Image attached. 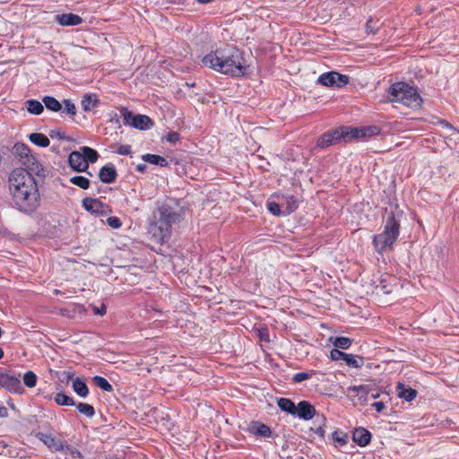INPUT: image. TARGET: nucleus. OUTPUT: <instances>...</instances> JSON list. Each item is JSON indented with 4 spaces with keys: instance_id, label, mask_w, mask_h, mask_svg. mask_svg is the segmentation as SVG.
I'll return each instance as SVG.
<instances>
[{
    "instance_id": "obj_1",
    "label": "nucleus",
    "mask_w": 459,
    "mask_h": 459,
    "mask_svg": "<svg viewBox=\"0 0 459 459\" xmlns=\"http://www.w3.org/2000/svg\"><path fill=\"white\" fill-rule=\"evenodd\" d=\"M9 191L15 205L32 212L39 205V194L34 178L24 169H13L8 178Z\"/></svg>"
},
{
    "instance_id": "obj_2",
    "label": "nucleus",
    "mask_w": 459,
    "mask_h": 459,
    "mask_svg": "<svg viewBox=\"0 0 459 459\" xmlns=\"http://www.w3.org/2000/svg\"><path fill=\"white\" fill-rule=\"evenodd\" d=\"M204 65L215 71L239 76L246 73L244 58L234 46H226L205 55L202 60Z\"/></svg>"
},
{
    "instance_id": "obj_3",
    "label": "nucleus",
    "mask_w": 459,
    "mask_h": 459,
    "mask_svg": "<svg viewBox=\"0 0 459 459\" xmlns=\"http://www.w3.org/2000/svg\"><path fill=\"white\" fill-rule=\"evenodd\" d=\"M379 130L377 127H361V128H350L341 127L324 134L316 143V145L320 148H325L330 145H333L342 140L347 142L352 139L364 138L366 136H371L377 134Z\"/></svg>"
},
{
    "instance_id": "obj_4",
    "label": "nucleus",
    "mask_w": 459,
    "mask_h": 459,
    "mask_svg": "<svg viewBox=\"0 0 459 459\" xmlns=\"http://www.w3.org/2000/svg\"><path fill=\"white\" fill-rule=\"evenodd\" d=\"M388 94L391 102L401 103L411 108H418L422 103L417 90L403 82L393 84Z\"/></svg>"
},
{
    "instance_id": "obj_5",
    "label": "nucleus",
    "mask_w": 459,
    "mask_h": 459,
    "mask_svg": "<svg viewBox=\"0 0 459 459\" xmlns=\"http://www.w3.org/2000/svg\"><path fill=\"white\" fill-rule=\"evenodd\" d=\"M159 211L160 217L157 223L152 225L150 232L158 242H163L170 236L171 224L179 220V215L165 204Z\"/></svg>"
},
{
    "instance_id": "obj_6",
    "label": "nucleus",
    "mask_w": 459,
    "mask_h": 459,
    "mask_svg": "<svg viewBox=\"0 0 459 459\" xmlns=\"http://www.w3.org/2000/svg\"><path fill=\"white\" fill-rule=\"evenodd\" d=\"M399 227L400 225L394 216L387 218L383 232L376 235L373 238L375 249L378 253L392 248L399 236Z\"/></svg>"
},
{
    "instance_id": "obj_7",
    "label": "nucleus",
    "mask_w": 459,
    "mask_h": 459,
    "mask_svg": "<svg viewBox=\"0 0 459 459\" xmlns=\"http://www.w3.org/2000/svg\"><path fill=\"white\" fill-rule=\"evenodd\" d=\"M121 115L123 117L124 125L139 130H147L152 127V120L146 115H134L127 108H122Z\"/></svg>"
},
{
    "instance_id": "obj_8",
    "label": "nucleus",
    "mask_w": 459,
    "mask_h": 459,
    "mask_svg": "<svg viewBox=\"0 0 459 459\" xmlns=\"http://www.w3.org/2000/svg\"><path fill=\"white\" fill-rule=\"evenodd\" d=\"M317 82L324 86L340 88L349 82V77L337 72H328L321 74Z\"/></svg>"
},
{
    "instance_id": "obj_9",
    "label": "nucleus",
    "mask_w": 459,
    "mask_h": 459,
    "mask_svg": "<svg viewBox=\"0 0 459 459\" xmlns=\"http://www.w3.org/2000/svg\"><path fill=\"white\" fill-rule=\"evenodd\" d=\"M82 206L86 211L96 214H107L110 212L108 204L96 198H84Z\"/></svg>"
},
{
    "instance_id": "obj_10",
    "label": "nucleus",
    "mask_w": 459,
    "mask_h": 459,
    "mask_svg": "<svg viewBox=\"0 0 459 459\" xmlns=\"http://www.w3.org/2000/svg\"><path fill=\"white\" fill-rule=\"evenodd\" d=\"M38 438L44 443L51 451L66 452L69 446H65L60 440L56 439L49 433H38Z\"/></svg>"
},
{
    "instance_id": "obj_11",
    "label": "nucleus",
    "mask_w": 459,
    "mask_h": 459,
    "mask_svg": "<svg viewBox=\"0 0 459 459\" xmlns=\"http://www.w3.org/2000/svg\"><path fill=\"white\" fill-rule=\"evenodd\" d=\"M370 391L371 389L368 385H353L348 387L347 394L354 403L357 401L359 403H364L368 401Z\"/></svg>"
},
{
    "instance_id": "obj_12",
    "label": "nucleus",
    "mask_w": 459,
    "mask_h": 459,
    "mask_svg": "<svg viewBox=\"0 0 459 459\" xmlns=\"http://www.w3.org/2000/svg\"><path fill=\"white\" fill-rule=\"evenodd\" d=\"M69 164L73 169L78 172L85 171L88 169L87 160H85L80 150L70 153Z\"/></svg>"
},
{
    "instance_id": "obj_13",
    "label": "nucleus",
    "mask_w": 459,
    "mask_h": 459,
    "mask_svg": "<svg viewBox=\"0 0 459 459\" xmlns=\"http://www.w3.org/2000/svg\"><path fill=\"white\" fill-rule=\"evenodd\" d=\"M55 19L62 26H74L82 22V19L74 13L56 14Z\"/></svg>"
},
{
    "instance_id": "obj_14",
    "label": "nucleus",
    "mask_w": 459,
    "mask_h": 459,
    "mask_svg": "<svg viewBox=\"0 0 459 459\" xmlns=\"http://www.w3.org/2000/svg\"><path fill=\"white\" fill-rule=\"evenodd\" d=\"M296 408V414L306 420L312 419L316 413L315 408L306 401L299 403Z\"/></svg>"
},
{
    "instance_id": "obj_15",
    "label": "nucleus",
    "mask_w": 459,
    "mask_h": 459,
    "mask_svg": "<svg viewBox=\"0 0 459 459\" xmlns=\"http://www.w3.org/2000/svg\"><path fill=\"white\" fill-rule=\"evenodd\" d=\"M371 439V434L364 428L356 429L353 432V441L360 446H367Z\"/></svg>"
},
{
    "instance_id": "obj_16",
    "label": "nucleus",
    "mask_w": 459,
    "mask_h": 459,
    "mask_svg": "<svg viewBox=\"0 0 459 459\" xmlns=\"http://www.w3.org/2000/svg\"><path fill=\"white\" fill-rule=\"evenodd\" d=\"M2 387L6 388L8 391L15 394L22 393V385L19 377L9 375Z\"/></svg>"
},
{
    "instance_id": "obj_17",
    "label": "nucleus",
    "mask_w": 459,
    "mask_h": 459,
    "mask_svg": "<svg viewBox=\"0 0 459 459\" xmlns=\"http://www.w3.org/2000/svg\"><path fill=\"white\" fill-rule=\"evenodd\" d=\"M117 177L116 169L113 166H105L99 172L100 179L104 183H112Z\"/></svg>"
},
{
    "instance_id": "obj_18",
    "label": "nucleus",
    "mask_w": 459,
    "mask_h": 459,
    "mask_svg": "<svg viewBox=\"0 0 459 459\" xmlns=\"http://www.w3.org/2000/svg\"><path fill=\"white\" fill-rule=\"evenodd\" d=\"M99 100L95 95H85L82 100V107L84 111H91L97 107Z\"/></svg>"
},
{
    "instance_id": "obj_19",
    "label": "nucleus",
    "mask_w": 459,
    "mask_h": 459,
    "mask_svg": "<svg viewBox=\"0 0 459 459\" xmlns=\"http://www.w3.org/2000/svg\"><path fill=\"white\" fill-rule=\"evenodd\" d=\"M398 396L410 402L412 401L417 394V392L411 388H406L404 385L399 384L398 386Z\"/></svg>"
},
{
    "instance_id": "obj_20",
    "label": "nucleus",
    "mask_w": 459,
    "mask_h": 459,
    "mask_svg": "<svg viewBox=\"0 0 459 459\" xmlns=\"http://www.w3.org/2000/svg\"><path fill=\"white\" fill-rule=\"evenodd\" d=\"M73 388L74 392L81 397H86L89 394V389L84 381L77 377L73 382Z\"/></svg>"
},
{
    "instance_id": "obj_21",
    "label": "nucleus",
    "mask_w": 459,
    "mask_h": 459,
    "mask_svg": "<svg viewBox=\"0 0 459 459\" xmlns=\"http://www.w3.org/2000/svg\"><path fill=\"white\" fill-rule=\"evenodd\" d=\"M298 199L293 195L285 197V202L282 204L284 211L282 214H290L298 208Z\"/></svg>"
},
{
    "instance_id": "obj_22",
    "label": "nucleus",
    "mask_w": 459,
    "mask_h": 459,
    "mask_svg": "<svg viewBox=\"0 0 459 459\" xmlns=\"http://www.w3.org/2000/svg\"><path fill=\"white\" fill-rule=\"evenodd\" d=\"M30 140L35 145L39 147H48L50 143L49 139L43 134L33 133L30 135Z\"/></svg>"
},
{
    "instance_id": "obj_23",
    "label": "nucleus",
    "mask_w": 459,
    "mask_h": 459,
    "mask_svg": "<svg viewBox=\"0 0 459 459\" xmlns=\"http://www.w3.org/2000/svg\"><path fill=\"white\" fill-rule=\"evenodd\" d=\"M26 108L28 112L33 115H40L43 110L44 107L41 102L36 100H29L26 101Z\"/></svg>"
},
{
    "instance_id": "obj_24",
    "label": "nucleus",
    "mask_w": 459,
    "mask_h": 459,
    "mask_svg": "<svg viewBox=\"0 0 459 459\" xmlns=\"http://www.w3.org/2000/svg\"><path fill=\"white\" fill-rule=\"evenodd\" d=\"M278 406L284 411H287L290 414L296 415V405L295 403L287 398H280L278 401Z\"/></svg>"
},
{
    "instance_id": "obj_25",
    "label": "nucleus",
    "mask_w": 459,
    "mask_h": 459,
    "mask_svg": "<svg viewBox=\"0 0 459 459\" xmlns=\"http://www.w3.org/2000/svg\"><path fill=\"white\" fill-rule=\"evenodd\" d=\"M42 102L46 108L51 111H59L62 108L61 103L54 97L46 96L42 99Z\"/></svg>"
},
{
    "instance_id": "obj_26",
    "label": "nucleus",
    "mask_w": 459,
    "mask_h": 459,
    "mask_svg": "<svg viewBox=\"0 0 459 459\" xmlns=\"http://www.w3.org/2000/svg\"><path fill=\"white\" fill-rule=\"evenodd\" d=\"M143 160L151 164L160 165L161 167L168 165V161L165 158L155 154H145L143 156Z\"/></svg>"
},
{
    "instance_id": "obj_27",
    "label": "nucleus",
    "mask_w": 459,
    "mask_h": 459,
    "mask_svg": "<svg viewBox=\"0 0 459 459\" xmlns=\"http://www.w3.org/2000/svg\"><path fill=\"white\" fill-rule=\"evenodd\" d=\"M80 152L82 153L83 157L85 158V160H87V164L89 165V162H95L98 160V152L87 146H83L80 148Z\"/></svg>"
},
{
    "instance_id": "obj_28",
    "label": "nucleus",
    "mask_w": 459,
    "mask_h": 459,
    "mask_svg": "<svg viewBox=\"0 0 459 459\" xmlns=\"http://www.w3.org/2000/svg\"><path fill=\"white\" fill-rule=\"evenodd\" d=\"M55 402L58 405H63V406L64 405L72 406V405L75 404L72 397H70L63 393L56 394V395L55 396Z\"/></svg>"
},
{
    "instance_id": "obj_29",
    "label": "nucleus",
    "mask_w": 459,
    "mask_h": 459,
    "mask_svg": "<svg viewBox=\"0 0 459 459\" xmlns=\"http://www.w3.org/2000/svg\"><path fill=\"white\" fill-rule=\"evenodd\" d=\"M70 182L82 189H88L90 186L89 179L82 176L73 177L70 178Z\"/></svg>"
},
{
    "instance_id": "obj_30",
    "label": "nucleus",
    "mask_w": 459,
    "mask_h": 459,
    "mask_svg": "<svg viewBox=\"0 0 459 459\" xmlns=\"http://www.w3.org/2000/svg\"><path fill=\"white\" fill-rule=\"evenodd\" d=\"M38 377L36 374L30 370L27 371L23 376L24 385L30 388L36 386Z\"/></svg>"
},
{
    "instance_id": "obj_31",
    "label": "nucleus",
    "mask_w": 459,
    "mask_h": 459,
    "mask_svg": "<svg viewBox=\"0 0 459 459\" xmlns=\"http://www.w3.org/2000/svg\"><path fill=\"white\" fill-rule=\"evenodd\" d=\"M93 381L96 384V385H98L104 391L111 392L113 390L112 385L108 383V381L106 378L102 377L96 376L94 377Z\"/></svg>"
},
{
    "instance_id": "obj_32",
    "label": "nucleus",
    "mask_w": 459,
    "mask_h": 459,
    "mask_svg": "<svg viewBox=\"0 0 459 459\" xmlns=\"http://www.w3.org/2000/svg\"><path fill=\"white\" fill-rule=\"evenodd\" d=\"M77 409L81 413L90 418L93 417L95 414L94 408L88 403H80L77 404Z\"/></svg>"
},
{
    "instance_id": "obj_33",
    "label": "nucleus",
    "mask_w": 459,
    "mask_h": 459,
    "mask_svg": "<svg viewBox=\"0 0 459 459\" xmlns=\"http://www.w3.org/2000/svg\"><path fill=\"white\" fill-rule=\"evenodd\" d=\"M351 342V340L348 337H336L333 341V345L340 349H348Z\"/></svg>"
},
{
    "instance_id": "obj_34",
    "label": "nucleus",
    "mask_w": 459,
    "mask_h": 459,
    "mask_svg": "<svg viewBox=\"0 0 459 459\" xmlns=\"http://www.w3.org/2000/svg\"><path fill=\"white\" fill-rule=\"evenodd\" d=\"M267 208L270 211V212L273 215H281L282 213L281 211L280 204L274 201L269 200L267 202Z\"/></svg>"
},
{
    "instance_id": "obj_35",
    "label": "nucleus",
    "mask_w": 459,
    "mask_h": 459,
    "mask_svg": "<svg viewBox=\"0 0 459 459\" xmlns=\"http://www.w3.org/2000/svg\"><path fill=\"white\" fill-rule=\"evenodd\" d=\"M255 433L262 437H269L271 435V429L264 424H259L256 426Z\"/></svg>"
},
{
    "instance_id": "obj_36",
    "label": "nucleus",
    "mask_w": 459,
    "mask_h": 459,
    "mask_svg": "<svg viewBox=\"0 0 459 459\" xmlns=\"http://www.w3.org/2000/svg\"><path fill=\"white\" fill-rule=\"evenodd\" d=\"M64 105H65L64 112H65L68 115L74 117L75 115V113H76V108H75L74 104L71 100H64Z\"/></svg>"
},
{
    "instance_id": "obj_37",
    "label": "nucleus",
    "mask_w": 459,
    "mask_h": 459,
    "mask_svg": "<svg viewBox=\"0 0 459 459\" xmlns=\"http://www.w3.org/2000/svg\"><path fill=\"white\" fill-rule=\"evenodd\" d=\"M349 366H352L354 368H359V362L358 360L356 359V358L352 355V354H347L345 353L343 355V359H342Z\"/></svg>"
},
{
    "instance_id": "obj_38",
    "label": "nucleus",
    "mask_w": 459,
    "mask_h": 459,
    "mask_svg": "<svg viewBox=\"0 0 459 459\" xmlns=\"http://www.w3.org/2000/svg\"><path fill=\"white\" fill-rule=\"evenodd\" d=\"M313 373H307V372H299L293 376V380L296 383H300L304 380L308 379L310 377H312Z\"/></svg>"
},
{
    "instance_id": "obj_39",
    "label": "nucleus",
    "mask_w": 459,
    "mask_h": 459,
    "mask_svg": "<svg viewBox=\"0 0 459 459\" xmlns=\"http://www.w3.org/2000/svg\"><path fill=\"white\" fill-rule=\"evenodd\" d=\"M117 152L120 155H129L131 153V146L129 144H121L117 147Z\"/></svg>"
},
{
    "instance_id": "obj_40",
    "label": "nucleus",
    "mask_w": 459,
    "mask_h": 459,
    "mask_svg": "<svg viewBox=\"0 0 459 459\" xmlns=\"http://www.w3.org/2000/svg\"><path fill=\"white\" fill-rule=\"evenodd\" d=\"M107 222L113 229H119L122 225L120 220L117 217L108 218Z\"/></svg>"
},
{
    "instance_id": "obj_41",
    "label": "nucleus",
    "mask_w": 459,
    "mask_h": 459,
    "mask_svg": "<svg viewBox=\"0 0 459 459\" xmlns=\"http://www.w3.org/2000/svg\"><path fill=\"white\" fill-rule=\"evenodd\" d=\"M179 140V134L176 132H172V133H169L168 135H167V141L175 144L176 143H178Z\"/></svg>"
},
{
    "instance_id": "obj_42",
    "label": "nucleus",
    "mask_w": 459,
    "mask_h": 459,
    "mask_svg": "<svg viewBox=\"0 0 459 459\" xmlns=\"http://www.w3.org/2000/svg\"><path fill=\"white\" fill-rule=\"evenodd\" d=\"M345 353L342 352V351H340L339 350L337 349H334L331 351V358L334 360L336 359H343V355Z\"/></svg>"
},
{
    "instance_id": "obj_43",
    "label": "nucleus",
    "mask_w": 459,
    "mask_h": 459,
    "mask_svg": "<svg viewBox=\"0 0 459 459\" xmlns=\"http://www.w3.org/2000/svg\"><path fill=\"white\" fill-rule=\"evenodd\" d=\"M372 406L376 409L377 412H381L385 407L383 402H376L372 404Z\"/></svg>"
},
{
    "instance_id": "obj_44",
    "label": "nucleus",
    "mask_w": 459,
    "mask_h": 459,
    "mask_svg": "<svg viewBox=\"0 0 459 459\" xmlns=\"http://www.w3.org/2000/svg\"><path fill=\"white\" fill-rule=\"evenodd\" d=\"M17 152H20L21 154L27 155L29 152V148L25 144L16 145Z\"/></svg>"
},
{
    "instance_id": "obj_45",
    "label": "nucleus",
    "mask_w": 459,
    "mask_h": 459,
    "mask_svg": "<svg viewBox=\"0 0 459 459\" xmlns=\"http://www.w3.org/2000/svg\"><path fill=\"white\" fill-rule=\"evenodd\" d=\"M93 311L97 315H104L107 311L106 306L102 305L100 307H94Z\"/></svg>"
},
{
    "instance_id": "obj_46",
    "label": "nucleus",
    "mask_w": 459,
    "mask_h": 459,
    "mask_svg": "<svg viewBox=\"0 0 459 459\" xmlns=\"http://www.w3.org/2000/svg\"><path fill=\"white\" fill-rule=\"evenodd\" d=\"M7 376H8V374L4 370L0 368V387L3 386L4 382L5 381Z\"/></svg>"
},
{
    "instance_id": "obj_47",
    "label": "nucleus",
    "mask_w": 459,
    "mask_h": 459,
    "mask_svg": "<svg viewBox=\"0 0 459 459\" xmlns=\"http://www.w3.org/2000/svg\"><path fill=\"white\" fill-rule=\"evenodd\" d=\"M334 440L338 442L341 446H343L346 444V437H339L337 434L334 437Z\"/></svg>"
},
{
    "instance_id": "obj_48",
    "label": "nucleus",
    "mask_w": 459,
    "mask_h": 459,
    "mask_svg": "<svg viewBox=\"0 0 459 459\" xmlns=\"http://www.w3.org/2000/svg\"><path fill=\"white\" fill-rule=\"evenodd\" d=\"M7 416H8L7 409L4 406L0 405V418H6Z\"/></svg>"
},
{
    "instance_id": "obj_49",
    "label": "nucleus",
    "mask_w": 459,
    "mask_h": 459,
    "mask_svg": "<svg viewBox=\"0 0 459 459\" xmlns=\"http://www.w3.org/2000/svg\"><path fill=\"white\" fill-rule=\"evenodd\" d=\"M370 396L373 398V399H377V397H379V394L377 392H371L370 391Z\"/></svg>"
},
{
    "instance_id": "obj_50",
    "label": "nucleus",
    "mask_w": 459,
    "mask_h": 459,
    "mask_svg": "<svg viewBox=\"0 0 459 459\" xmlns=\"http://www.w3.org/2000/svg\"><path fill=\"white\" fill-rule=\"evenodd\" d=\"M145 167H146V166H145L144 164L138 165V166H137V170H139V171H143V170H144V169H145Z\"/></svg>"
},
{
    "instance_id": "obj_51",
    "label": "nucleus",
    "mask_w": 459,
    "mask_h": 459,
    "mask_svg": "<svg viewBox=\"0 0 459 459\" xmlns=\"http://www.w3.org/2000/svg\"><path fill=\"white\" fill-rule=\"evenodd\" d=\"M199 4H208L212 2L213 0H196Z\"/></svg>"
},
{
    "instance_id": "obj_52",
    "label": "nucleus",
    "mask_w": 459,
    "mask_h": 459,
    "mask_svg": "<svg viewBox=\"0 0 459 459\" xmlns=\"http://www.w3.org/2000/svg\"><path fill=\"white\" fill-rule=\"evenodd\" d=\"M4 357V351L0 348V359Z\"/></svg>"
}]
</instances>
